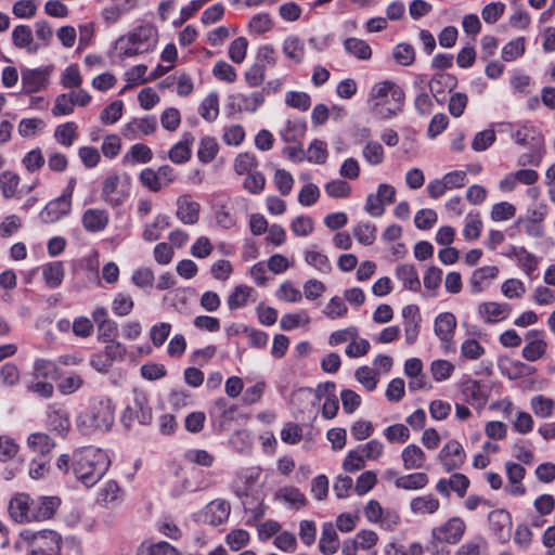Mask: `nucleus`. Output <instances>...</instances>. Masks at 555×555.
I'll return each mask as SVG.
<instances>
[{
    "label": "nucleus",
    "mask_w": 555,
    "mask_h": 555,
    "mask_svg": "<svg viewBox=\"0 0 555 555\" xmlns=\"http://www.w3.org/2000/svg\"><path fill=\"white\" fill-rule=\"evenodd\" d=\"M526 346L522 348V357L527 361L533 362L541 359L547 348L544 340V333L538 330H530L525 335Z\"/></svg>",
    "instance_id": "obj_11"
},
{
    "label": "nucleus",
    "mask_w": 555,
    "mask_h": 555,
    "mask_svg": "<svg viewBox=\"0 0 555 555\" xmlns=\"http://www.w3.org/2000/svg\"><path fill=\"white\" fill-rule=\"evenodd\" d=\"M27 444L33 452L44 457L54 449L55 441L44 433H34L28 437Z\"/></svg>",
    "instance_id": "obj_28"
},
{
    "label": "nucleus",
    "mask_w": 555,
    "mask_h": 555,
    "mask_svg": "<svg viewBox=\"0 0 555 555\" xmlns=\"http://www.w3.org/2000/svg\"><path fill=\"white\" fill-rule=\"evenodd\" d=\"M199 115L207 121H212L219 114V98L216 92L209 93L201 103Z\"/></svg>",
    "instance_id": "obj_36"
},
{
    "label": "nucleus",
    "mask_w": 555,
    "mask_h": 555,
    "mask_svg": "<svg viewBox=\"0 0 555 555\" xmlns=\"http://www.w3.org/2000/svg\"><path fill=\"white\" fill-rule=\"evenodd\" d=\"M37 5L34 0H20L12 7V13L17 18H31L36 15Z\"/></svg>",
    "instance_id": "obj_63"
},
{
    "label": "nucleus",
    "mask_w": 555,
    "mask_h": 555,
    "mask_svg": "<svg viewBox=\"0 0 555 555\" xmlns=\"http://www.w3.org/2000/svg\"><path fill=\"white\" fill-rule=\"evenodd\" d=\"M52 66L27 68L22 72L23 92L35 93L47 88Z\"/></svg>",
    "instance_id": "obj_9"
},
{
    "label": "nucleus",
    "mask_w": 555,
    "mask_h": 555,
    "mask_svg": "<svg viewBox=\"0 0 555 555\" xmlns=\"http://www.w3.org/2000/svg\"><path fill=\"white\" fill-rule=\"evenodd\" d=\"M456 327V318L451 312H442L435 320V334L443 344H449Z\"/></svg>",
    "instance_id": "obj_21"
},
{
    "label": "nucleus",
    "mask_w": 555,
    "mask_h": 555,
    "mask_svg": "<svg viewBox=\"0 0 555 555\" xmlns=\"http://www.w3.org/2000/svg\"><path fill=\"white\" fill-rule=\"evenodd\" d=\"M258 166L256 156L251 153H241L234 159V170L237 175H247L255 171Z\"/></svg>",
    "instance_id": "obj_46"
},
{
    "label": "nucleus",
    "mask_w": 555,
    "mask_h": 555,
    "mask_svg": "<svg viewBox=\"0 0 555 555\" xmlns=\"http://www.w3.org/2000/svg\"><path fill=\"white\" fill-rule=\"evenodd\" d=\"M266 184V178L260 171H253L247 173L244 180V189L251 194H259L262 192Z\"/></svg>",
    "instance_id": "obj_59"
},
{
    "label": "nucleus",
    "mask_w": 555,
    "mask_h": 555,
    "mask_svg": "<svg viewBox=\"0 0 555 555\" xmlns=\"http://www.w3.org/2000/svg\"><path fill=\"white\" fill-rule=\"evenodd\" d=\"M512 307L505 302L487 301L478 305L477 312L485 323L492 324L508 318Z\"/></svg>",
    "instance_id": "obj_16"
},
{
    "label": "nucleus",
    "mask_w": 555,
    "mask_h": 555,
    "mask_svg": "<svg viewBox=\"0 0 555 555\" xmlns=\"http://www.w3.org/2000/svg\"><path fill=\"white\" fill-rule=\"evenodd\" d=\"M392 56L397 64L401 66H410L415 61V50L412 44L401 42L393 48Z\"/></svg>",
    "instance_id": "obj_39"
},
{
    "label": "nucleus",
    "mask_w": 555,
    "mask_h": 555,
    "mask_svg": "<svg viewBox=\"0 0 555 555\" xmlns=\"http://www.w3.org/2000/svg\"><path fill=\"white\" fill-rule=\"evenodd\" d=\"M498 274L499 269L495 266H486L476 269L469 279L470 292L473 294L480 293L483 289L486 281L495 279Z\"/></svg>",
    "instance_id": "obj_27"
},
{
    "label": "nucleus",
    "mask_w": 555,
    "mask_h": 555,
    "mask_svg": "<svg viewBox=\"0 0 555 555\" xmlns=\"http://www.w3.org/2000/svg\"><path fill=\"white\" fill-rule=\"evenodd\" d=\"M362 155L370 165L377 166L384 162V147L377 141H369L363 147Z\"/></svg>",
    "instance_id": "obj_45"
},
{
    "label": "nucleus",
    "mask_w": 555,
    "mask_h": 555,
    "mask_svg": "<svg viewBox=\"0 0 555 555\" xmlns=\"http://www.w3.org/2000/svg\"><path fill=\"white\" fill-rule=\"evenodd\" d=\"M307 160L314 164H324L327 158L326 143L321 140H314L307 152Z\"/></svg>",
    "instance_id": "obj_54"
},
{
    "label": "nucleus",
    "mask_w": 555,
    "mask_h": 555,
    "mask_svg": "<svg viewBox=\"0 0 555 555\" xmlns=\"http://www.w3.org/2000/svg\"><path fill=\"white\" fill-rule=\"evenodd\" d=\"M44 126V121L40 118H24L20 121L17 130L21 137L27 138L43 129Z\"/></svg>",
    "instance_id": "obj_61"
},
{
    "label": "nucleus",
    "mask_w": 555,
    "mask_h": 555,
    "mask_svg": "<svg viewBox=\"0 0 555 555\" xmlns=\"http://www.w3.org/2000/svg\"><path fill=\"white\" fill-rule=\"evenodd\" d=\"M466 525L460 517H452L447 522L431 530V538L439 543L455 544L465 533Z\"/></svg>",
    "instance_id": "obj_7"
},
{
    "label": "nucleus",
    "mask_w": 555,
    "mask_h": 555,
    "mask_svg": "<svg viewBox=\"0 0 555 555\" xmlns=\"http://www.w3.org/2000/svg\"><path fill=\"white\" fill-rule=\"evenodd\" d=\"M134 421L141 425H149L152 421V409L149 405L147 397L142 392H135L133 400L122 413L121 423L130 428Z\"/></svg>",
    "instance_id": "obj_6"
},
{
    "label": "nucleus",
    "mask_w": 555,
    "mask_h": 555,
    "mask_svg": "<svg viewBox=\"0 0 555 555\" xmlns=\"http://www.w3.org/2000/svg\"><path fill=\"white\" fill-rule=\"evenodd\" d=\"M236 411L235 405H229L224 398H218L210 410L211 416L219 418L220 426H224L227 423L233 420V415Z\"/></svg>",
    "instance_id": "obj_34"
},
{
    "label": "nucleus",
    "mask_w": 555,
    "mask_h": 555,
    "mask_svg": "<svg viewBox=\"0 0 555 555\" xmlns=\"http://www.w3.org/2000/svg\"><path fill=\"white\" fill-rule=\"evenodd\" d=\"M440 506L439 500L433 494L416 496L411 500L410 508L414 514H434Z\"/></svg>",
    "instance_id": "obj_31"
},
{
    "label": "nucleus",
    "mask_w": 555,
    "mask_h": 555,
    "mask_svg": "<svg viewBox=\"0 0 555 555\" xmlns=\"http://www.w3.org/2000/svg\"><path fill=\"white\" fill-rule=\"evenodd\" d=\"M61 504L57 496H38L31 499L30 522L51 519Z\"/></svg>",
    "instance_id": "obj_10"
},
{
    "label": "nucleus",
    "mask_w": 555,
    "mask_h": 555,
    "mask_svg": "<svg viewBox=\"0 0 555 555\" xmlns=\"http://www.w3.org/2000/svg\"><path fill=\"white\" fill-rule=\"evenodd\" d=\"M495 132L491 129H487L477 132L472 142V149L476 152L486 151L495 142Z\"/></svg>",
    "instance_id": "obj_55"
},
{
    "label": "nucleus",
    "mask_w": 555,
    "mask_h": 555,
    "mask_svg": "<svg viewBox=\"0 0 555 555\" xmlns=\"http://www.w3.org/2000/svg\"><path fill=\"white\" fill-rule=\"evenodd\" d=\"M283 52L295 63H301L305 56V44L298 37H287L283 43Z\"/></svg>",
    "instance_id": "obj_33"
},
{
    "label": "nucleus",
    "mask_w": 555,
    "mask_h": 555,
    "mask_svg": "<svg viewBox=\"0 0 555 555\" xmlns=\"http://www.w3.org/2000/svg\"><path fill=\"white\" fill-rule=\"evenodd\" d=\"M21 537L29 543L30 555H61L62 538L53 530L23 531Z\"/></svg>",
    "instance_id": "obj_5"
},
{
    "label": "nucleus",
    "mask_w": 555,
    "mask_h": 555,
    "mask_svg": "<svg viewBox=\"0 0 555 555\" xmlns=\"http://www.w3.org/2000/svg\"><path fill=\"white\" fill-rule=\"evenodd\" d=\"M231 513V505L225 500H214L208 503L201 517L205 524L210 526H219L225 522Z\"/></svg>",
    "instance_id": "obj_13"
},
{
    "label": "nucleus",
    "mask_w": 555,
    "mask_h": 555,
    "mask_svg": "<svg viewBox=\"0 0 555 555\" xmlns=\"http://www.w3.org/2000/svg\"><path fill=\"white\" fill-rule=\"evenodd\" d=\"M47 425L51 430L64 437L70 428L67 410L57 403L50 404L47 409Z\"/></svg>",
    "instance_id": "obj_14"
},
{
    "label": "nucleus",
    "mask_w": 555,
    "mask_h": 555,
    "mask_svg": "<svg viewBox=\"0 0 555 555\" xmlns=\"http://www.w3.org/2000/svg\"><path fill=\"white\" fill-rule=\"evenodd\" d=\"M502 294L509 298H520L526 293V287L520 280L509 279L506 280L501 286Z\"/></svg>",
    "instance_id": "obj_62"
},
{
    "label": "nucleus",
    "mask_w": 555,
    "mask_h": 555,
    "mask_svg": "<svg viewBox=\"0 0 555 555\" xmlns=\"http://www.w3.org/2000/svg\"><path fill=\"white\" fill-rule=\"evenodd\" d=\"M343 44L345 51L358 60L366 61L372 57L370 44L362 39L350 37L345 39Z\"/></svg>",
    "instance_id": "obj_29"
},
{
    "label": "nucleus",
    "mask_w": 555,
    "mask_h": 555,
    "mask_svg": "<svg viewBox=\"0 0 555 555\" xmlns=\"http://www.w3.org/2000/svg\"><path fill=\"white\" fill-rule=\"evenodd\" d=\"M533 413L542 418L550 417L555 408V401L543 395L534 396L530 402Z\"/></svg>",
    "instance_id": "obj_37"
},
{
    "label": "nucleus",
    "mask_w": 555,
    "mask_h": 555,
    "mask_svg": "<svg viewBox=\"0 0 555 555\" xmlns=\"http://www.w3.org/2000/svg\"><path fill=\"white\" fill-rule=\"evenodd\" d=\"M120 177L117 173H111L103 181L102 199L112 207H117L124 203L127 193L119 189Z\"/></svg>",
    "instance_id": "obj_15"
},
{
    "label": "nucleus",
    "mask_w": 555,
    "mask_h": 555,
    "mask_svg": "<svg viewBox=\"0 0 555 555\" xmlns=\"http://www.w3.org/2000/svg\"><path fill=\"white\" fill-rule=\"evenodd\" d=\"M18 184L20 177L16 173L9 170L0 173V190L4 198L14 197Z\"/></svg>",
    "instance_id": "obj_41"
},
{
    "label": "nucleus",
    "mask_w": 555,
    "mask_h": 555,
    "mask_svg": "<svg viewBox=\"0 0 555 555\" xmlns=\"http://www.w3.org/2000/svg\"><path fill=\"white\" fill-rule=\"evenodd\" d=\"M115 405L109 398L95 397L89 400L87 409L77 417V428L82 434L94 430L107 431L114 424Z\"/></svg>",
    "instance_id": "obj_3"
},
{
    "label": "nucleus",
    "mask_w": 555,
    "mask_h": 555,
    "mask_svg": "<svg viewBox=\"0 0 555 555\" xmlns=\"http://www.w3.org/2000/svg\"><path fill=\"white\" fill-rule=\"evenodd\" d=\"M12 43L17 49H26L29 53H36L39 46L34 43L31 28L28 25H17L12 30Z\"/></svg>",
    "instance_id": "obj_22"
},
{
    "label": "nucleus",
    "mask_w": 555,
    "mask_h": 555,
    "mask_svg": "<svg viewBox=\"0 0 555 555\" xmlns=\"http://www.w3.org/2000/svg\"><path fill=\"white\" fill-rule=\"evenodd\" d=\"M157 43L156 29L151 25L137 27L127 38L120 37L117 40L120 56L129 57L152 51Z\"/></svg>",
    "instance_id": "obj_4"
},
{
    "label": "nucleus",
    "mask_w": 555,
    "mask_h": 555,
    "mask_svg": "<svg viewBox=\"0 0 555 555\" xmlns=\"http://www.w3.org/2000/svg\"><path fill=\"white\" fill-rule=\"evenodd\" d=\"M376 227L370 222L359 223L352 230L353 236L359 243L369 246L375 241Z\"/></svg>",
    "instance_id": "obj_48"
},
{
    "label": "nucleus",
    "mask_w": 555,
    "mask_h": 555,
    "mask_svg": "<svg viewBox=\"0 0 555 555\" xmlns=\"http://www.w3.org/2000/svg\"><path fill=\"white\" fill-rule=\"evenodd\" d=\"M76 131L77 125L74 121H67L56 127L54 138L61 145L69 147L76 140Z\"/></svg>",
    "instance_id": "obj_35"
},
{
    "label": "nucleus",
    "mask_w": 555,
    "mask_h": 555,
    "mask_svg": "<svg viewBox=\"0 0 555 555\" xmlns=\"http://www.w3.org/2000/svg\"><path fill=\"white\" fill-rule=\"evenodd\" d=\"M111 460L105 451L83 447L73 453V473L86 487H93L105 475Z\"/></svg>",
    "instance_id": "obj_1"
},
{
    "label": "nucleus",
    "mask_w": 555,
    "mask_h": 555,
    "mask_svg": "<svg viewBox=\"0 0 555 555\" xmlns=\"http://www.w3.org/2000/svg\"><path fill=\"white\" fill-rule=\"evenodd\" d=\"M339 548V540L336 529L332 522H324L322 526L319 550L323 555H334Z\"/></svg>",
    "instance_id": "obj_23"
},
{
    "label": "nucleus",
    "mask_w": 555,
    "mask_h": 555,
    "mask_svg": "<svg viewBox=\"0 0 555 555\" xmlns=\"http://www.w3.org/2000/svg\"><path fill=\"white\" fill-rule=\"evenodd\" d=\"M512 255L528 275H531L537 269L538 260L535 256L530 254L525 247H513Z\"/></svg>",
    "instance_id": "obj_40"
},
{
    "label": "nucleus",
    "mask_w": 555,
    "mask_h": 555,
    "mask_svg": "<svg viewBox=\"0 0 555 555\" xmlns=\"http://www.w3.org/2000/svg\"><path fill=\"white\" fill-rule=\"evenodd\" d=\"M305 260L309 266L323 274H328L332 271V266L327 256L317 250H306Z\"/></svg>",
    "instance_id": "obj_42"
},
{
    "label": "nucleus",
    "mask_w": 555,
    "mask_h": 555,
    "mask_svg": "<svg viewBox=\"0 0 555 555\" xmlns=\"http://www.w3.org/2000/svg\"><path fill=\"white\" fill-rule=\"evenodd\" d=\"M34 371L37 376L43 378H52L55 379L60 377V371L56 364L47 359H37L34 364Z\"/></svg>",
    "instance_id": "obj_49"
},
{
    "label": "nucleus",
    "mask_w": 555,
    "mask_h": 555,
    "mask_svg": "<svg viewBox=\"0 0 555 555\" xmlns=\"http://www.w3.org/2000/svg\"><path fill=\"white\" fill-rule=\"evenodd\" d=\"M405 93L391 80L375 83L369 94L372 113L383 120L396 117L403 109Z\"/></svg>",
    "instance_id": "obj_2"
},
{
    "label": "nucleus",
    "mask_w": 555,
    "mask_h": 555,
    "mask_svg": "<svg viewBox=\"0 0 555 555\" xmlns=\"http://www.w3.org/2000/svg\"><path fill=\"white\" fill-rule=\"evenodd\" d=\"M31 498L26 493H17L9 502V514L17 524L30 522Z\"/></svg>",
    "instance_id": "obj_17"
},
{
    "label": "nucleus",
    "mask_w": 555,
    "mask_h": 555,
    "mask_svg": "<svg viewBox=\"0 0 555 555\" xmlns=\"http://www.w3.org/2000/svg\"><path fill=\"white\" fill-rule=\"evenodd\" d=\"M401 459L406 470H414L424 467L426 455L418 446L409 444L402 450Z\"/></svg>",
    "instance_id": "obj_25"
},
{
    "label": "nucleus",
    "mask_w": 555,
    "mask_h": 555,
    "mask_svg": "<svg viewBox=\"0 0 555 555\" xmlns=\"http://www.w3.org/2000/svg\"><path fill=\"white\" fill-rule=\"evenodd\" d=\"M325 192L333 198H345L350 195L351 186L345 180H332L325 184Z\"/></svg>",
    "instance_id": "obj_58"
},
{
    "label": "nucleus",
    "mask_w": 555,
    "mask_h": 555,
    "mask_svg": "<svg viewBox=\"0 0 555 555\" xmlns=\"http://www.w3.org/2000/svg\"><path fill=\"white\" fill-rule=\"evenodd\" d=\"M248 41L245 37L233 40L229 47V56L234 63H242L245 60Z\"/></svg>",
    "instance_id": "obj_60"
},
{
    "label": "nucleus",
    "mask_w": 555,
    "mask_h": 555,
    "mask_svg": "<svg viewBox=\"0 0 555 555\" xmlns=\"http://www.w3.org/2000/svg\"><path fill=\"white\" fill-rule=\"evenodd\" d=\"M276 496L296 508L304 507L307 504L305 494L296 487H284L279 490Z\"/></svg>",
    "instance_id": "obj_38"
},
{
    "label": "nucleus",
    "mask_w": 555,
    "mask_h": 555,
    "mask_svg": "<svg viewBox=\"0 0 555 555\" xmlns=\"http://www.w3.org/2000/svg\"><path fill=\"white\" fill-rule=\"evenodd\" d=\"M176 215L184 224H195L199 218V204L192 201L190 195H182L177 199Z\"/></svg>",
    "instance_id": "obj_19"
},
{
    "label": "nucleus",
    "mask_w": 555,
    "mask_h": 555,
    "mask_svg": "<svg viewBox=\"0 0 555 555\" xmlns=\"http://www.w3.org/2000/svg\"><path fill=\"white\" fill-rule=\"evenodd\" d=\"M285 103L301 112L307 111L311 105V99L306 92L289 91L285 95Z\"/></svg>",
    "instance_id": "obj_53"
},
{
    "label": "nucleus",
    "mask_w": 555,
    "mask_h": 555,
    "mask_svg": "<svg viewBox=\"0 0 555 555\" xmlns=\"http://www.w3.org/2000/svg\"><path fill=\"white\" fill-rule=\"evenodd\" d=\"M43 279L50 288L59 287L64 279V267L61 261L49 262L43 267Z\"/></svg>",
    "instance_id": "obj_32"
},
{
    "label": "nucleus",
    "mask_w": 555,
    "mask_h": 555,
    "mask_svg": "<svg viewBox=\"0 0 555 555\" xmlns=\"http://www.w3.org/2000/svg\"><path fill=\"white\" fill-rule=\"evenodd\" d=\"M428 476L425 473H413L396 478L395 486L403 490H421L428 483Z\"/></svg>",
    "instance_id": "obj_30"
},
{
    "label": "nucleus",
    "mask_w": 555,
    "mask_h": 555,
    "mask_svg": "<svg viewBox=\"0 0 555 555\" xmlns=\"http://www.w3.org/2000/svg\"><path fill=\"white\" fill-rule=\"evenodd\" d=\"M109 217L104 209L90 208L82 215V224L89 232H99L106 228Z\"/></svg>",
    "instance_id": "obj_24"
},
{
    "label": "nucleus",
    "mask_w": 555,
    "mask_h": 555,
    "mask_svg": "<svg viewBox=\"0 0 555 555\" xmlns=\"http://www.w3.org/2000/svg\"><path fill=\"white\" fill-rule=\"evenodd\" d=\"M396 278L403 283L404 288L418 292L421 289V281L417 271L413 264L403 263L396 268Z\"/></svg>",
    "instance_id": "obj_26"
},
{
    "label": "nucleus",
    "mask_w": 555,
    "mask_h": 555,
    "mask_svg": "<svg viewBox=\"0 0 555 555\" xmlns=\"http://www.w3.org/2000/svg\"><path fill=\"white\" fill-rule=\"evenodd\" d=\"M254 289L247 285H238L228 297V306L230 310H235L244 307L247 304L248 297Z\"/></svg>",
    "instance_id": "obj_44"
},
{
    "label": "nucleus",
    "mask_w": 555,
    "mask_h": 555,
    "mask_svg": "<svg viewBox=\"0 0 555 555\" xmlns=\"http://www.w3.org/2000/svg\"><path fill=\"white\" fill-rule=\"evenodd\" d=\"M133 306L134 302L130 295L118 293L112 302V310L116 315L126 317L132 311Z\"/></svg>",
    "instance_id": "obj_50"
},
{
    "label": "nucleus",
    "mask_w": 555,
    "mask_h": 555,
    "mask_svg": "<svg viewBox=\"0 0 555 555\" xmlns=\"http://www.w3.org/2000/svg\"><path fill=\"white\" fill-rule=\"evenodd\" d=\"M70 210V202L57 197L46 205L40 211V219L44 223H53L59 221L63 216H66Z\"/></svg>",
    "instance_id": "obj_20"
},
{
    "label": "nucleus",
    "mask_w": 555,
    "mask_h": 555,
    "mask_svg": "<svg viewBox=\"0 0 555 555\" xmlns=\"http://www.w3.org/2000/svg\"><path fill=\"white\" fill-rule=\"evenodd\" d=\"M218 153V144L214 138L205 137L201 140L199 149L197 151L198 159L208 164L216 157Z\"/></svg>",
    "instance_id": "obj_47"
},
{
    "label": "nucleus",
    "mask_w": 555,
    "mask_h": 555,
    "mask_svg": "<svg viewBox=\"0 0 555 555\" xmlns=\"http://www.w3.org/2000/svg\"><path fill=\"white\" fill-rule=\"evenodd\" d=\"M29 172H35L43 167L46 159L40 147L29 151L22 160Z\"/></svg>",
    "instance_id": "obj_57"
},
{
    "label": "nucleus",
    "mask_w": 555,
    "mask_h": 555,
    "mask_svg": "<svg viewBox=\"0 0 555 555\" xmlns=\"http://www.w3.org/2000/svg\"><path fill=\"white\" fill-rule=\"evenodd\" d=\"M486 540L478 535L473 540L464 543L456 552V555H480L481 551L486 548Z\"/></svg>",
    "instance_id": "obj_64"
},
{
    "label": "nucleus",
    "mask_w": 555,
    "mask_h": 555,
    "mask_svg": "<svg viewBox=\"0 0 555 555\" xmlns=\"http://www.w3.org/2000/svg\"><path fill=\"white\" fill-rule=\"evenodd\" d=\"M438 460L447 473L461 468L466 453L457 440L448 441L438 453Z\"/></svg>",
    "instance_id": "obj_8"
},
{
    "label": "nucleus",
    "mask_w": 555,
    "mask_h": 555,
    "mask_svg": "<svg viewBox=\"0 0 555 555\" xmlns=\"http://www.w3.org/2000/svg\"><path fill=\"white\" fill-rule=\"evenodd\" d=\"M489 525L490 529L496 539L501 543H505L509 540L511 537V528H512V516L511 514L503 509H494L490 512L489 516Z\"/></svg>",
    "instance_id": "obj_12"
},
{
    "label": "nucleus",
    "mask_w": 555,
    "mask_h": 555,
    "mask_svg": "<svg viewBox=\"0 0 555 555\" xmlns=\"http://www.w3.org/2000/svg\"><path fill=\"white\" fill-rule=\"evenodd\" d=\"M122 498V491L118 483L114 480L106 482L100 490L98 501L104 504H114L119 502Z\"/></svg>",
    "instance_id": "obj_43"
},
{
    "label": "nucleus",
    "mask_w": 555,
    "mask_h": 555,
    "mask_svg": "<svg viewBox=\"0 0 555 555\" xmlns=\"http://www.w3.org/2000/svg\"><path fill=\"white\" fill-rule=\"evenodd\" d=\"M508 485L505 491L512 495H524L526 487L521 482L526 475V469L517 463L506 462L505 464Z\"/></svg>",
    "instance_id": "obj_18"
},
{
    "label": "nucleus",
    "mask_w": 555,
    "mask_h": 555,
    "mask_svg": "<svg viewBox=\"0 0 555 555\" xmlns=\"http://www.w3.org/2000/svg\"><path fill=\"white\" fill-rule=\"evenodd\" d=\"M463 393L469 402H477L482 404L487 400V396L481 389L479 382L468 380L464 384Z\"/></svg>",
    "instance_id": "obj_56"
},
{
    "label": "nucleus",
    "mask_w": 555,
    "mask_h": 555,
    "mask_svg": "<svg viewBox=\"0 0 555 555\" xmlns=\"http://www.w3.org/2000/svg\"><path fill=\"white\" fill-rule=\"evenodd\" d=\"M124 103L120 100H116L107 105L100 115V119L105 125L115 124L122 115Z\"/></svg>",
    "instance_id": "obj_52"
},
{
    "label": "nucleus",
    "mask_w": 555,
    "mask_h": 555,
    "mask_svg": "<svg viewBox=\"0 0 555 555\" xmlns=\"http://www.w3.org/2000/svg\"><path fill=\"white\" fill-rule=\"evenodd\" d=\"M525 53V38L519 37L515 40L507 42L502 49V59L505 62H511L521 56Z\"/></svg>",
    "instance_id": "obj_51"
}]
</instances>
